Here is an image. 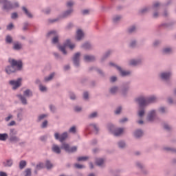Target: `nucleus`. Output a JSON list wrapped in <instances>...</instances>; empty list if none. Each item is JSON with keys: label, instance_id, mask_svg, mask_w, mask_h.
Wrapping results in <instances>:
<instances>
[{"label": "nucleus", "instance_id": "nucleus-60", "mask_svg": "<svg viewBox=\"0 0 176 176\" xmlns=\"http://www.w3.org/2000/svg\"><path fill=\"white\" fill-rule=\"evenodd\" d=\"M27 28H28V23H25V25L23 26V31H25V30H27Z\"/></svg>", "mask_w": 176, "mask_h": 176}, {"label": "nucleus", "instance_id": "nucleus-11", "mask_svg": "<svg viewBox=\"0 0 176 176\" xmlns=\"http://www.w3.org/2000/svg\"><path fill=\"white\" fill-rule=\"evenodd\" d=\"M10 141H12V142H17V141H19V138L13 135V130H11L10 133Z\"/></svg>", "mask_w": 176, "mask_h": 176}, {"label": "nucleus", "instance_id": "nucleus-12", "mask_svg": "<svg viewBox=\"0 0 176 176\" xmlns=\"http://www.w3.org/2000/svg\"><path fill=\"white\" fill-rule=\"evenodd\" d=\"M84 60L85 61H94L96 60V58L93 56H89V55H85L84 56Z\"/></svg>", "mask_w": 176, "mask_h": 176}, {"label": "nucleus", "instance_id": "nucleus-41", "mask_svg": "<svg viewBox=\"0 0 176 176\" xmlns=\"http://www.w3.org/2000/svg\"><path fill=\"white\" fill-rule=\"evenodd\" d=\"M145 113V111L144 110H140L138 112V116L140 117V118H142V116L144 115Z\"/></svg>", "mask_w": 176, "mask_h": 176}, {"label": "nucleus", "instance_id": "nucleus-14", "mask_svg": "<svg viewBox=\"0 0 176 176\" xmlns=\"http://www.w3.org/2000/svg\"><path fill=\"white\" fill-rule=\"evenodd\" d=\"M52 151L53 152H54L55 153H61V149L60 148V147L56 144H54L52 146Z\"/></svg>", "mask_w": 176, "mask_h": 176}, {"label": "nucleus", "instance_id": "nucleus-51", "mask_svg": "<svg viewBox=\"0 0 176 176\" xmlns=\"http://www.w3.org/2000/svg\"><path fill=\"white\" fill-rule=\"evenodd\" d=\"M17 16H18L17 13L14 12L12 14L11 17H12V19H17Z\"/></svg>", "mask_w": 176, "mask_h": 176}, {"label": "nucleus", "instance_id": "nucleus-17", "mask_svg": "<svg viewBox=\"0 0 176 176\" xmlns=\"http://www.w3.org/2000/svg\"><path fill=\"white\" fill-rule=\"evenodd\" d=\"M9 135L7 133H0V141H6Z\"/></svg>", "mask_w": 176, "mask_h": 176}, {"label": "nucleus", "instance_id": "nucleus-9", "mask_svg": "<svg viewBox=\"0 0 176 176\" xmlns=\"http://www.w3.org/2000/svg\"><path fill=\"white\" fill-rule=\"evenodd\" d=\"M79 57H80V53L78 52L75 54L73 58L74 64L76 65L77 67L78 65H79Z\"/></svg>", "mask_w": 176, "mask_h": 176}, {"label": "nucleus", "instance_id": "nucleus-2", "mask_svg": "<svg viewBox=\"0 0 176 176\" xmlns=\"http://www.w3.org/2000/svg\"><path fill=\"white\" fill-rule=\"evenodd\" d=\"M136 101L138 102L140 107H145L146 105H148V104H151V102H155L156 101V97L151 96L148 98L140 97Z\"/></svg>", "mask_w": 176, "mask_h": 176}, {"label": "nucleus", "instance_id": "nucleus-5", "mask_svg": "<svg viewBox=\"0 0 176 176\" xmlns=\"http://www.w3.org/2000/svg\"><path fill=\"white\" fill-rule=\"evenodd\" d=\"M10 85L12 86L13 90H16L17 87H20V86H21V78H18L17 80H10Z\"/></svg>", "mask_w": 176, "mask_h": 176}, {"label": "nucleus", "instance_id": "nucleus-63", "mask_svg": "<svg viewBox=\"0 0 176 176\" xmlns=\"http://www.w3.org/2000/svg\"><path fill=\"white\" fill-rule=\"evenodd\" d=\"M120 123H124V122H127V118H124L120 120Z\"/></svg>", "mask_w": 176, "mask_h": 176}, {"label": "nucleus", "instance_id": "nucleus-57", "mask_svg": "<svg viewBox=\"0 0 176 176\" xmlns=\"http://www.w3.org/2000/svg\"><path fill=\"white\" fill-rule=\"evenodd\" d=\"M0 3H3V6H5V5H6V3H8V0H0Z\"/></svg>", "mask_w": 176, "mask_h": 176}, {"label": "nucleus", "instance_id": "nucleus-36", "mask_svg": "<svg viewBox=\"0 0 176 176\" xmlns=\"http://www.w3.org/2000/svg\"><path fill=\"white\" fill-rule=\"evenodd\" d=\"M6 41L7 43H12V39L10 37V36H7L6 38Z\"/></svg>", "mask_w": 176, "mask_h": 176}, {"label": "nucleus", "instance_id": "nucleus-6", "mask_svg": "<svg viewBox=\"0 0 176 176\" xmlns=\"http://www.w3.org/2000/svg\"><path fill=\"white\" fill-rule=\"evenodd\" d=\"M54 137H55L56 140H59V141L60 142H63V141H65V140H67V138L68 137V133H63L62 135H60L56 133H55Z\"/></svg>", "mask_w": 176, "mask_h": 176}, {"label": "nucleus", "instance_id": "nucleus-46", "mask_svg": "<svg viewBox=\"0 0 176 176\" xmlns=\"http://www.w3.org/2000/svg\"><path fill=\"white\" fill-rule=\"evenodd\" d=\"M39 89H40L41 91H46V87H45V86L40 85Z\"/></svg>", "mask_w": 176, "mask_h": 176}, {"label": "nucleus", "instance_id": "nucleus-19", "mask_svg": "<svg viewBox=\"0 0 176 176\" xmlns=\"http://www.w3.org/2000/svg\"><path fill=\"white\" fill-rule=\"evenodd\" d=\"M27 166V162L24 160H22L19 163V168H21V170H23V168H24V167H25Z\"/></svg>", "mask_w": 176, "mask_h": 176}, {"label": "nucleus", "instance_id": "nucleus-7", "mask_svg": "<svg viewBox=\"0 0 176 176\" xmlns=\"http://www.w3.org/2000/svg\"><path fill=\"white\" fill-rule=\"evenodd\" d=\"M14 8H19V3H15L14 5H12L10 1H7V3L3 6V9L5 10H8L9 9H13Z\"/></svg>", "mask_w": 176, "mask_h": 176}, {"label": "nucleus", "instance_id": "nucleus-29", "mask_svg": "<svg viewBox=\"0 0 176 176\" xmlns=\"http://www.w3.org/2000/svg\"><path fill=\"white\" fill-rule=\"evenodd\" d=\"M13 164V161L12 160H7V164H6V166L7 167H11Z\"/></svg>", "mask_w": 176, "mask_h": 176}, {"label": "nucleus", "instance_id": "nucleus-53", "mask_svg": "<svg viewBox=\"0 0 176 176\" xmlns=\"http://www.w3.org/2000/svg\"><path fill=\"white\" fill-rule=\"evenodd\" d=\"M46 126H47V121H44L42 124L43 129H45V127H46Z\"/></svg>", "mask_w": 176, "mask_h": 176}, {"label": "nucleus", "instance_id": "nucleus-35", "mask_svg": "<svg viewBox=\"0 0 176 176\" xmlns=\"http://www.w3.org/2000/svg\"><path fill=\"white\" fill-rule=\"evenodd\" d=\"M56 36V35H57V32H56V31H51L48 33V36Z\"/></svg>", "mask_w": 176, "mask_h": 176}, {"label": "nucleus", "instance_id": "nucleus-42", "mask_svg": "<svg viewBox=\"0 0 176 176\" xmlns=\"http://www.w3.org/2000/svg\"><path fill=\"white\" fill-rule=\"evenodd\" d=\"M84 49H90V43H86L83 45Z\"/></svg>", "mask_w": 176, "mask_h": 176}, {"label": "nucleus", "instance_id": "nucleus-49", "mask_svg": "<svg viewBox=\"0 0 176 176\" xmlns=\"http://www.w3.org/2000/svg\"><path fill=\"white\" fill-rule=\"evenodd\" d=\"M83 98L85 100H87V98H89V94L87 92H85L83 94Z\"/></svg>", "mask_w": 176, "mask_h": 176}, {"label": "nucleus", "instance_id": "nucleus-37", "mask_svg": "<svg viewBox=\"0 0 176 176\" xmlns=\"http://www.w3.org/2000/svg\"><path fill=\"white\" fill-rule=\"evenodd\" d=\"M97 117V112H94L91 115H89V118L93 119V118Z\"/></svg>", "mask_w": 176, "mask_h": 176}, {"label": "nucleus", "instance_id": "nucleus-40", "mask_svg": "<svg viewBox=\"0 0 176 176\" xmlns=\"http://www.w3.org/2000/svg\"><path fill=\"white\" fill-rule=\"evenodd\" d=\"M75 167L76 168H84L85 166L82 165V164H75Z\"/></svg>", "mask_w": 176, "mask_h": 176}, {"label": "nucleus", "instance_id": "nucleus-1", "mask_svg": "<svg viewBox=\"0 0 176 176\" xmlns=\"http://www.w3.org/2000/svg\"><path fill=\"white\" fill-rule=\"evenodd\" d=\"M9 63L11 64V66L6 67V74H13V72H16V68H14V67H16L19 71H20L23 67V63L21 60H16L14 59L10 58Z\"/></svg>", "mask_w": 176, "mask_h": 176}, {"label": "nucleus", "instance_id": "nucleus-56", "mask_svg": "<svg viewBox=\"0 0 176 176\" xmlns=\"http://www.w3.org/2000/svg\"><path fill=\"white\" fill-rule=\"evenodd\" d=\"M74 109H75L76 112H80V111H82V108H80L79 107H76Z\"/></svg>", "mask_w": 176, "mask_h": 176}, {"label": "nucleus", "instance_id": "nucleus-30", "mask_svg": "<svg viewBox=\"0 0 176 176\" xmlns=\"http://www.w3.org/2000/svg\"><path fill=\"white\" fill-rule=\"evenodd\" d=\"M172 50L170 48H165L163 50V53H164L165 54H167L168 53H171Z\"/></svg>", "mask_w": 176, "mask_h": 176}, {"label": "nucleus", "instance_id": "nucleus-26", "mask_svg": "<svg viewBox=\"0 0 176 176\" xmlns=\"http://www.w3.org/2000/svg\"><path fill=\"white\" fill-rule=\"evenodd\" d=\"M46 167L48 170L52 168V167H53V164H52V163H50V161H49V160L46 161Z\"/></svg>", "mask_w": 176, "mask_h": 176}, {"label": "nucleus", "instance_id": "nucleus-21", "mask_svg": "<svg viewBox=\"0 0 176 176\" xmlns=\"http://www.w3.org/2000/svg\"><path fill=\"white\" fill-rule=\"evenodd\" d=\"M142 131L141 130H138L135 132V137L137 138H140V137H142Z\"/></svg>", "mask_w": 176, "mask_h": 176}, {"label": "nucleus", "instance_id": "nucleus-61", "mask_svg": "<svg viewBox=\"0 0 176 176\" xmlns=\"http://www.w3.org/2000/svg\"><path fill=\"white\" fill-rule=\"evenodd\" d=\"M159 6H160V4L159 3H157V2L154 3V5H153V8H157Z\"/></svg>", "mask_w": 176, "mask_h": 176}, {"label": "nucleus", "instance_id": "nucleus-23", "mask_svg": "<svg viewBox=\"0 0 176 176\" xmlns=\"http://www.w3.org/2000/svg\"><path fill=\"white\" fill-rule=\"evenodd\" d=\"M97 166H101L102 164H104V160L101 158L97 159L96 162Z\"/></svg>", "mask_w": 176, "mask_h": 176}, {"label": "nucleus", "instance_id": "nucleus-20", "mask_svg": "<svg viewBox=\"0 0 176 176\" xmlns=\"http://www.w3.org/2000/svg\"><path fill=\"white\" fill-rule=\"evenodd\" d=\"M18 97H19V100H21L22 104H23L24 105H25L27 104V99H25L24 98V96H23L21 95H18Z\"/></svg>", "mask_w": 176, "mask_h": 176}, {"label": "nucleus", "instance_id": "nucleus-44", "mask_svg": "<svg viewBox=\"0 0 176 176\" xmlns=\"http://www.w3.org/2000/svg\"><path fill=\"white\" fill-rule=\"evenodd\" d=\"M122 111V107H118L116 111H115L116 115H119L120 112Z\"/></svg>", "mask_w": 176, "mask_h": 176}, {"label": "nucleus", "instance_id": "nucleus-58", "mask_svg": "<svg viewBox=\"0 0 176 176\" xmlns=\"http://www.w3.org/2000/svg\"><path fill=\"white\" fill-rule=\"evenodd\" d=\"M111 82H116V77L113 76L110 78Z\"/></svg>", "mask_w": 176, "mask_h": 176}, {"label": "nucleus", "instance_id": "nucleus-31", "mask_svg": "<svg viewBox=\"0 0 176 176\" xmlns=\"http://www.w3.org/2000/svg\"><path fill=\"white\" fill-rule=\"evenodd\" d=\"M25 176H31V169L30 168H27L25 170Z\"/></svg>", "mask_w": 176, "mask_h": 176}, {"label": "nucleus", "instance_id": "nucleus-24", "mask_svg": "<svg viewBox=\"0 0 176 176\" xmlns=\"http://www.w3.org/2000/svg\"><path fill=\"white\" fill-rule=\"evenodd\" d=\"M21 47H22L21 44H19V43H15V44L14 45V49L15 50H20V49H21Z\"/></svg>", "mask_w": 176, "mask_h": 176}, {"label": "nucleus", "instance_id": "nucleus-22", "mask_svg": "<svg viewBox=\"0 0 176 176\" xmlns=\"http://www.w3.org/2000/svg\"><path fill=\"white\" fill-rule=\"evenodd\" d=\"M23 94L25 96V97H31L32 96V92H31L30 89H28L24 91Z\"/></svg>", "mask_w": 176, "mask_h": 176}, {"label": "nucleus", "instance_id": "nucleus-8", "mask_svg": "<svg viewBox=\"0 0 176 176\" xmlns=\"http://www.w3.org/2000/svg\"><path fill=\"white\" fill-rule=\"evenodd\" d=\"M83 36H85V33H83L82 30L78 29L76 32V39L77 41H80L81 39H83Z\"/></svg>", "mask_w": 176, "mask_h": 176}, {"label": "nucleus", "instance_id": "nucleus-15", "mask_svg": "<svg viewBox=\"0 0 176 176\" xmlns=\"http://www.w3.org/2000/svg\"><path fill=\"white\" fill-rule=\"evenodd\" d=\"M123 131H124L123 129L122 128L118 129L115 131L114 135H116V137H119V135H121V134H123Z\"/></svg>", "mask_w": 176, "mask_h": 176}, {"label": "nucleus", "instance_id": "nucleus-27", "mask_svg": "<svg viewBox=\"0 0 176 176\" xmlns=\"http://www.w3.org/2000/svg\"><path fill=\"white\" fill-rule=\"evenodd\" d=\"M140 62L138 60H132L130 61V65H138Z\"/></svg>", "mask_w": 176, "mask_h": 176}, {"label": "nucleus", "instance_id": "nucleus-25", "mask_svg": "<svg viewBox=\"0 0 176 176\" xmlns=\"http://www.w3.org/2000/svg\"><path fill=\"white\" fill-rule=\"evenodd\" d=\"M54 76V73L51 74L49 77H46L45 78V82H49V80H52Z\"/></svg>", "mask_w": 176, "mask_h": 176}, {"label": "nucleus", "instance_id": "nucleus-43", "mask_svg": "<svg viewBox=\"0 0 176 176\" xmlns=\"http://www.w3.org/2000/svg\"><path fill=\"white\" fill-rule=\"evenodd\" d=\"M57 42H58V37L56 36L52 39V43H57Z\"/></svg>", "mask_w": 176, "mask_h": 176}, {"label": "nucleus", "instance_id": "nucleus-48", "mask_svg": "<svg viewBox=\"0 0 176 176\" xmlns=\"http://www.w3.org/2000/svg\"><path fill=\"white\" fill-rule=\"evenodd\" d=\"M14 25L13 23H10V25H8L7 26V30H8L9 31H10V30H12L13 28Z\"/></svg>", "mask_w": 176, "mask_h": 176}, {"label": "nucleus", "instance_id": "nucleus-16", "mask_svg": "<svg viewBox=\"0 0 176 176\" xmlns=\"http://www.w3.org/2000/svg\"><path fill=\"white\" fill-rule=\"evenodd\" d=\"M171 76V74L170 73H162L161 74V78L162 79H164V80H167Z\"/></svg>", "mask_w": 176, "mask_h": 176}, {"label": "nucleus", "instance_id": "nucleus-64", "mask_svg": "<svg viewBox=\"0 0 176 176\" xmlns=\"http://www.w3.org/2000/svg\"><path fill=\"white\" fill-rule=\"evenodd\" d=\"M14 124H16V122L14 121H11L9 126H14Z\"/></svg>", "mask_w": 176, "mask_h": 176}, {"label": "nucleus", "instance_id": "nucleus-59", "mask_svg": "<svg viewBox=\"0 0 176 176\" xmlns=\"http://www.w3.org/2000/svg\"><path fill=\"white\" fill-rule=\"evenodd\" d=\"M0 176H8V174H6V173L5 172H0Z\"/></svg>", "mask_w": 176, "mask_h": 176}, {"label": "nucleus", "instance_id": "nucleus-33", "mask_svg": "<svg viewBox=\"0 0 176 176\" xmlns=\"http://www.w3.org/2000/svg\"><path fill=\"white\" fill-rule=\"evenodd\" d=\"M43 167H45V165L43 163H40L37 164L36 170H41V168H43Z\"/></svg>", "mask_w": 176, "mask_h": 176}, {"label": "nucleus", "instance_id": "nucleus-28", "mask_svg": "<svg viewBox=\"0 0 176 176\" xmlns=\"http://www.w3.org/2000/svg\"><path fill=\"white\" fill-rule=\"evenodd\" d=\"M87 159H89L87 157H80L77 159V160L78 162H85V160H87Z\"/></svg>", "mask_w": 176, "mask_h": 176}, {"label": "nucleus", "instance_id": "nucleus-52", "mask_svg": "<svg viewBox=\"0 0 176 176\" xmlns=\"http://www.w3.org/2000/svg\"><path fill=\"white\" fill-rule=\"evenodd\" d=\"M46 115H45V114H43V115H41V116H40L39 117H38V120H42V119H45V118H46Z\"/></svg>", "mask_w": 176, "mask_h": 176}, {"label": "nucleus", "instance_id": "nucleus-62", "mask_svg": "<svg viewBox=\"0 0 176 176\" xmlns=\"http://www.w3.org/2000/svg\"><path fill=\"white\" fill-rule=\"evenodd\" d=\"M160 111L163 113L166 111V109H164V107H161L160 109Z\"/></svg>", "mask_w": 176, "mask_h": 176}, {"label": "nucleus", "instance_id": "nucleus-13", "mask_svg": "<svg viewBox=\"0 0 176 176\" xmlns=\"http://www.w3.org/2000/svg\"><path fill=\"white\" fill-rule=\"evenodd\" d=\"M116 68L118 69V71H120L122 76H127V75H130V72L123 71L122 70V68L119 67H116Z\"/></svg>", "mask_w": 176, "mask_h": 176}, {"label": "nucleus", "instance_id": "nucleus-50", "mask_svg": "<svg viewBox=\"0 0 176 176\" xmlns=\"http://www.w3.org/2000/svg\"><path fill=\"white\" fill-rule=\"evenodd\" d=\"M119 20H120V16H117L113 18L114 23H116V21H119Z\"/></svg>", "mask_w": 176, "mask_h": 176}, {"label": "nucleus", "instance_id": "nucleus-34", "mask_svg": "<svg viewBox=\"0 0 176 176\" xmlns=\"http://www.w3.org/2000/svg\"><path fill=\"white\" fill-rule=\"evenodd\" d=\"M116 91H118V87H114L113 88H111L110 89V92L112 94H115V93H116Z\"/></svg>", "mask_w": 176, "mask_h": 176}, {"label": "nucleus", "instance_id": "nucleus-4", "mask_svg": "<svg viewBox=\"0 0 176 176\" xmlns=\"http://www.w3.org/2000/svg\"><path fill=\"white\" fill-rule=\"evenodd\" d=\"M62 149H64L66 152L69 153H74L78 151V147L76 146H73V147H69V144L63 143L61 146Z\"/></svg>", "mask_w": 176, "mask_h": 176}, {"label": "nucleus", "instance_id": "nucleus-32", "mask_svg": "<svg viewBox=\"0 0 176 176\" xmlns=\"http://www.w3.org/2000/svg\"><path fill=\"white\" fill-rule=\"evenodd\" d=\"M71 13H72V10L66 11V12L63 14V17H67V16H69V14H71Z\"/></svg>", "mask_w": 176, "mask_h": 176}, {"label": "nucleus", "instance_id": "nucleus-39", "mask_svg": "<svg viewBox=\"0 0 176 176\" xmlns=\"http://www.w3.org/2000/svg\"><path fill=\"white\" fill-rule=\"evenodd\" d=\"M119 148H124L126 146V144L124 142H120L118 143Z\"/></svg>", "mask_w": 176, "mask_h": 176}, {"label": "nucleus", "instance_id": "nucleus-38", "mask_svg": "<svg viewBox=\"0 0 176 176\" xmlns=\"http://www.w3.org/2000/svg\"><path fill=\"white\" fill-rule=\"evenodd\" d=\"M69 133H73L74 134H75V133H76V128L75 126H72V128H70Z\"/></svg>", "mask_w": 176, "mask_h": 176}, {"label": "nucleus", "instance_id": "nucleus-55", "mask_svg": "<svg viewBox=\"0 0 176 176\" xmlns=\"http://www.w3.org/2000/svg\"><path fill=\"white\" fill-rule=\"evenodd\" d=\"M89 12L90 11L89 10H84L82 11V14H89Z\"/></svg>", "mask_w": 176, "mask_h": 176}, {"label": "nucleus", "instance_id": "nucleus-45", "mask_svg": "<svg viewBox=\"0 0 176 176\" xmlns=\"http://www.w3.org/2000/svg\"><path fill=\"white\" fill-rule=\"evenodd\" d=\"M67 8H71V6H74V1H68L67 3Z\"/></svg>", "mask_w": 176, "mask_h": 176}, {"label": "nucleus", "instance_id": "nucleus-47", "mask_svg": "<svg viewBox=\"0 0 176 176\" xmlns=\"http://www.w3.org/2000/svg\"><path fill=\"white\" fill-rule=\"evenodd\" d=\"M134 31H135V26H132L131 28L129 29V32H130V33L134 32Z\"/></svg>", "mask_w": 176, "mask_h": 176}, {"label": "nucleus", "instance_id": "nucleus-18", "mask_svg": "<svg viewBox=\"0 0 176 176\" xmlns=\"http://www.w3.org/2000/svg\"><path fill=\"white\" fill-rule=\"evenodd\" d=\"M22 9L23 12L25 13L26 16H28V17H29L30 19H32V14H30V12H28V10H27L25 7H23Z\"/></svg>", "mask_w": 176, "mask_h": 176}, {"label": "nucleus", "instance_id": "nucleus-54", "mask_svg": "<svg viewBox=\"0 0 176 176\" xmlns=\"http://www.w3.org/2000/svg\"><path fill=\"white\" fill-rule=\"evenodd\" d=\"M13 116L12 115H10L8 117L6 118V121L9 122Z\"/></svg>", "mask_w": 176, "mask_h": 176}, {"label": "nucleus", "instance_id": "nucleus-10", "mask_svg": "<svg viewBox=\"0 0 176 176\" xmlns=\"http://www.w3.org/2000/svg\"><path fill=\"white\" fill-rule=\"evenodd\" d=\"M156 115V112L155 111H151L148 116V120L149 122H152L155 119V116Z\"/></svg>", "mask_w": 176, "mask_h": 176}, {"label": "nucleus", "instance_id": "nucleus-3", "mask_svg": "<svg viewBox=\"0 0 176 176\" xmlns=\"http://www.w3.org/2000/svg\"><path fill=\"white\" fill-rule=\"evenodd\" d=\"M68 46L69 49H74L75 47V45L74 44H71V41L69 40H67L65 45L63 46H58L59 50L62 52L64 54H67V51H65V47Z\"/></svg>", "mask_w": 176, "mask_h": 176}]
</instances>
